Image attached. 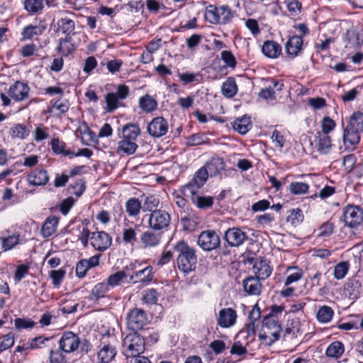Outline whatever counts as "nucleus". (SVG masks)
Wrapping results in <instances>:
<instances>
[{
    "label": "nucleus",
    "mask_w": 363,
    "mask_h": 363,
    "mask_svg": "<svg viewBox=\"0 0 363 363\" xmlns=\"http://www.w3.org/2000/svg\"><path fill=\"white\" fill-rule=\"evenodd\" d=\"M281 331L264 330L263 333L259 334V338L263 344L269 346L279 340Z\"/></svg>",
    "instance_id": "30"
},
{
    "label": "nucleus",
    "mask_w": 363,
    "mask_h": 363,
    "mask_svg": "<svg viewBox=\"0 0 363 363\" xmlns=\"http://www.w3.org/2000/svg\"><path fill=\"white\" fill-rule=\"evenodd\" d=\"M349 264L347 262H341L334 267L333 274L335 279H342L347 274L349 270Z\"/></svg>",
    "instance_id": "54"
},
{
    "label": "nucleus",
    "mask_w": 363,
    "mask_h": 363,
    "mask_svg": "<svg viewBox=\"0 0 363 363\" xmlns=\"http://www.w3.org/2000/svg\"><path fill=\"white\" fill-rule=\"evenodd\" d=\"M65 276V270L60 269L58 270H52L50 272V278L55 286H57L60 284L62 280Z\"/></svg>",
    "instance_id": "62"
},
{
    "label": "nucleus",
    "mask_w": 363,
    "mask_h": 363,
    "mask_svg": "<svg viewBox=\"0 0 363 363\" xmlns=\"http://www.w3.org/2000/svg\"><path fill=\"white\" fill-rule=\"evenodd\" d=\"M161 238L162 236L160 233L147 230L141 234L140 240L143 248H152L160 245Z\"/></svg>",
    "instance_id": "19"
},
{
    "label": "nucleus",
    "mask_w": 363,
    "mask_h": 363,
    "mask_svg": "<svg viewBox=\"0 0 363 363\" xmlns=\"http://www.w3.org/2000/svg\"><path fill=\"white\" fill-rule=\"evenodd\" d=\"M141 208V203L136 198H130L125 203V211L130 217L137 216Z\"/></svg>",
    "instance_id": "38"
},
{
    "label": "nucleus",
    "mask_w": 363,
    "mask_h": 363,
    "mask_svg": "<svg viewBox=\"0 0 363 363\" xmlns=\"http://www.w3.org/2000/svg\"><path fill=\"white\" fill-rule=\"evenodd\" d=\"M317 150L322 154H328L332 147L330 138L326 134L318 133Z\"/></svg>",
    "instance_id": "36"
},
{
    "label": "nucleus",
    "mask_w": 363,
    "mask_h": 363,
    "mask_svg": "<svg viewBox=\"0 0 363 363\" xmlns=\"http://www.w3.org/2000/svg\"><path fill=\"white\" fill-rule=\"evenodd\" d=\"M57 28L62 33L66 34V36H70L75 29L74 21L68 16L60 17L57 22Z\"/></svg>",
    "instance_id": "25"
},
{
    "label": "nucleus",
    "mask_w": 363,
    "mask_h": 363,
    "mask_svg": "<svg viewBox=\"0 0 363 363\" xmlns=\"http://www.w3.org/2000/svg\"><path fill=\"white\" fill-rule=\"evenodd\" d=\"M30 133V130L23 124L18 123L11 127L9 134L13 139H26Z\"/></svg>",
    "instance_id": "34"
},
{
    "label": "nucleus",
    "mask_w": 363,
    "mask_h": 363,
    "mask_svg": "<svg viewBox=\"0 0 363 363\" xmlns=\"http://www.w3.org/2000/svg\"><path fill=\"white\" fill-rule=\"evenodd\" d=\"M90 240L92 247L100 252L106 250L112 243L111 236L105 231L92 233Z\"/></svg>",
    "instance_id": "15"
},
{
    "label": "nucleus",
    "mask_w": 363,
    "mask_h": 363,
    "mask_svg": "<svg viewBox=\"0 0 363 363\" xmlns=\"http://www.w3.org/2000/svg\"><path fill=\"white\" fill-rule=\"evenodd\" d=\"M24 9L30 14L40 12L43 9V0H25Z\"/></svg>",
    "instance_id": "44"
},
{
    "label": "nucleus",
    "mask_w": 363,
    "mask_h": 363,
    "mask_svg": "<svg viewBox=\"0 0 363 363\" xmlns=\"http://www.w3.org/2000/svg\"><path fill=\"white\" fill-rule=\"evenodd\" d=\"M168 123L163 117L154 118L147 125V133L152 137L160 138L168 130Z\"/></svg>",
    "instance_id": "17"
},
{
    "label": "nucleus",
    "mask_w": 363,
    "mask_h": 363,
    "mask_svg": "<svg viewBox=\"0 0 363 363\" xmlns=\"http://www.w3.org/2000/svg\"><path fill=\"white\" fill-rule=\"evenodd\" d=\"M285 332L286 334L291 335L293 337H296L298 335H301L303 330L299 318H296L289 320Z\"/></svg>",
    "instance_id": "32"
},
{
    "label": "nucleus",
    "mask_w": 363,
    "mask_h": 363,
    "mask_svg": "<svg viewBox=\"0 0 363 363\" xmlns=\"http://www.w3.org/2000/svg\"><path fill=\"white\" fill-rule=\"evenodd\" d=\"M221 60L225 63V65L231 68H234L236 66V60L233 53L228 50H223L220 54Z\"/></svg>",
    "instance_id": "59"
},
{
    "label": "nucleus",
    "mask_w": 363,
    "mask_h": 363,
    "mask_svg": "<svg viewBox=\"0 0 363 363\" xmlns=\"http://www.w3.org/2000/svg\"><path fill=\"white\" fill-rule=\"evenodd\" d=\"M343 218L347 226H359L363 222V209L358 206L348 205L344 208Z\"/></svg>",
    "instance_id": "11"
},
{
    "label": "nucleus",
    "mask_w": 363,
    "mask_h": 363,
    "mask_svg": "<svg viewBox=\"0 0 363 363\" xmlns=\"http://www.w3.org/2000/svg\"><path fill=\"white\" fill-rule=\"evenodd\" d=\"M45 30V27L41 24H30L28 25L23 29L21 35L23 39H32L35 36L42 35Z\"/></svg>",
    "instance_id": "27"
},
{
    "label": "nucleus",
    "mask_w": 363,
    "mask_h": 363,
    "mask_svg": "<svg viewBox=\"0 0 363 363\" xmlns=\"http://www.w3.org/2000/svg\"><path fill=\"white\" fill-rule=\"evenodd\" d=\"M303 220V215L302 213V211L299 208L293 209L287 216V221L294 226L299 225Z\"/></svg>",
    "instance_id": "55"
},
{
    "label": "nucleus",
    "mask_w": 363,
    "mask_h": 363,
    "mask_svg": "<svg viewBox=\"0 0 363 363\" xmlns=\"http://www.w3.org/2000/svg\"><path fill=\"white\" fill-rule=\"evenodd\" d=\"M233 127L235 130L244 135L247 133L252 127L250 118L245 116L240 118H236L233 123Z\"/></svg>",
    "instance_id": "33"
},
{
    "label": "nucleus",
    "mask_w": 363,
    "mask_h": 363,
    "mask_svg": "<svg viewBox=\"0 0 363 363\" xmlns=\"http://www.w3.org/2000/svg\"><path fill=\"white\" fill-rule=\"evenodd\" d=\"M48 181V173L43 169L38 168L28 175V182L32 186H43Z\"/></svg>",
    "instance_id": "20"
},
{
    "label": "nucleus",
    "mask_w": 363,
    "mask_h": 363,
    "mask_svg": "<svg viewBox=\"0 0 363 363\" xmlns=\"http://www.w3.org/2000/svg\"><path fill=\"white\" fill-rule=\"evenodd\" d=\"M141 133L137 123H127L122 128V140L118 142V151L133 155L138 148L136 140Z\"/></svg>",
    "instance_id": "2"
},
{
    "label": "nucleus",
    "mask_w": 363,
    "mask_h": 363,
    "mask_svg": "<svg viewBox=\"0 0 363 363\" xmlns=\"http://www.w3.org/2000/svg\"><path fill=\"white\" fill-rule=\"evenodd\" d=\"M144 338L136 332L128 334L123 340L122 352L127 357L140 356L145 350Z\"/></svg>",
    "instance_id": "5"
},
{
    "label": "nucleus",
    "mask_w": 363,
    "mask_h": 363,
    "mask_svg": "<svg viewBox=\"0 0 363 363\" xmlns=\"http://www.w3.org/2000/svg\"><path fill=\"white\" fill-rule=\"evenodd\" d=\"M335 225L330 221H327L323 223L320 227L318 228V237H328L330 236L334 231Z\"/></svg>",
    "instance_id": "56"
},
{
    "label": "nucleus",
    "mask_w": 363,
    "mask_h": 363,
    "mask_svg": "<svg viewBox=\"0 0 363 363\" xmlns=\"http://www.w3.org/2000/svg\"><path fill=\"white\" fill-rule=\"evenodd\" d=\"M303 38L298 35H293L287 40L285 49L287 55L294 57L297 56L302 50Z\"/></svg>",
    "instance_id": "21"
},
{
    "label": "nucleus",
    "mask_w": 363,
    "mask_h": 363,
    "mask_svg": "<svg viewBox=\"0 0 363 363\" xmlns=\"http://www.w3.org/2000/svg\"><path fill=\"white\" fill-rule=\"evenodd\" d=\"M233 12L228 6L217 7L209 5L206 10V19L211 23L225 24L233 18Z\"/></svg>",
    "instance_id": "7"
},
{
    "label": "nucleus",
    "mask_w": 363,
    "mask_h": 363,
    "mask_svg": "<svg viewBox=\"0 0 363 363\" xmlns=\"http://www.w3.org/2000/svg\"><path fill=\"white\" fill-rule=\"evenodd\" d=\"M140 266V264L138 261H135L125 267V270L129 276L128 282L147 284L153 279V268L151 266H147L143 269H139Z\"/></svg>",
    "instance_id": "6"
},
{
    "label": "nucleus",
    "mask_w": 363,
    "mask_h": 363,
    "mask_svg": "<svg viewBox=\"0 0 363 363\" xmlns=\"http://www.w3.org/2000/svg\"><path fill=\"white\" fill-rule=\"evenodd\" d=\"M48 337H37L32 338L28 341V342L26 345V349H37L41 347L42 345L45 343V342L48 341Z\"/></svg>",
    "instance_id": "61"
},
{
    "label": "nucleus",
    "mask_w": 363,
    "mask_h": 363,
    "mask_svg": "<svg viewBox=\"0 0 363 363\" xmlns=\"http://www.w3.org/2000/svg\"><path fill=\"white\" fill-rule=\"evenodd\" d=\"M59 347L65 353H72L79 347L80 338L71 331L65 332L59 340Z\"/></svg>",
    "instance_id": "12"
},
{
    "label": "nucleus",
    "mask_w": 363,
    "mask_h": 363,
    "mask_svg": "<svg viewBox=\"0 0 363 363\" xmlns=\"http://www.w3.org/2000/svg\"><path fill=\"white\" fill-rule=\"evenodd\" d=\"M147 216L148 226L155 231L166 230L169 225L171 217L164 210H154Z\"/></svg>",
    "instance_id": "8"
},
{
    "label": "nucleus",
    "mask_w": 363,
    "mask_h": 363,
    "mask_svg": "<svg viewBox=\"0 0 363 363\" xmlns=\"http://www.w3.org/2000/svg\"><path fill=\"white\" fill-rule=\"evenodd\" d=\"M30 87L23 82L16 81L9 86L8 95L15 101H23L29 98Z\"/></svg>",
    "instance_id": "14"
},
{
    "label": "nucleus",
    "mask_w": 363,
    "mask_h": 363,
    "mask_svg": "<svg viewBox=\"0 0 363 363\" xmlns=\"http://www.w3.org/2000/svg\"><path fill=\"white\" fill-rule=\"evenodd\" d=\"M75 49L76 46L72 43V38L71 36H66L64 38H61L57 48L58 52L63 56H68L72 54Z\"/></svg>",
    "instance_id": "26"
},
{
    "label": "nucleus",
    "mask_w": 363,
    "mask_h": 363,
    "mask_svg": "<svg viewBox=\"0 0 363 363\" xmlns=\"http://www.w3.org/2000/svg\"><path fill=\"white\" fill-rule=\"evenodd\" d=\"M222 94L227 98L233 97L238 92V86L234 78L230 77L224 82L221 87Z\"/></svg>",
    "instance_id": "37"
},
{
    "label": "nucleus",
    "mask_w": 363,
    "mask_h": 363,
    "mask_svg": "<svg viewBox=\"0 0 363 363\" xmlns=\"http://www.w3.org/2000/svg\"><path fill=\"white\" fill-rule=\"evenodd\" d=\"M288 11L291 14H297L301 12V4L298 0H286Z\"/></svg>",
    "instance_id": "64"
},
{
    "label": "nucleus",
    "mask_w": 363,
    "mask_h": 363,
    "mask_svg": "<svg viewBox=\"0 0 363 363\" xmlns=\"http://www.w3.org/2000/svg\"><path fill=\"white\" fill-rule=\"evenodd\" d=\"M263 330H281L278 318L272 314H268L262 320Z\"/></svg>",
    "instance_id": "42"
},
{
    "label": "nucleus",
    "mask_w": 363,
    "mask_h": 363,
    "mask_svg": "<svg viewBox=\"0 0 363 363\" xmlns=\"http://www.w3.org/2000/svg\"><path fill=\"white\" fill-rule=\"evenodd\" d=\"M224 238L229 246L238 247L248 239V236L240 228H232L225 231Z\"/></svg>",
    "instance_id": "16"
},
{
    "label": "nucleus",
    "mask_w": 363,
    "mask_h": 363,
    "mask_svg": "<svg viewBox=\"0 0 363 363\" xmlns=\"http://www.w3.org/2000/svg\"><path fill=\"white\" fill-rule=\"evenodd\" d=\"M359 36L352 31H347L344 36L345 48L355 49L359 45Z\"/></svg>",
    "instance_id": "49"
},
{
    "label": "nucleus",
    "mask_w": 363,
    "mask_h": 363,
    "mask_svg": "<svg viewBox=\"0 0 363 363\" xmlns=\"http://www.w3.org/2000/svg\"><path fill=\"white\" fill-rule=\"evenodd\" d=\"M197 242L203 250L211 251L220 245V240L214 230H205L199 235Z\"/></svg>",
    "instance_id": "13"
},
{
    "label": "nucleus",
    "mask_w": 363,
    "mask_h": 363,
    "mask_svg": "<svg viewBox=\"0 0 363 363\" xmlns=\"http://www.w3.org/2000/svg\"><path fill=\"white\" fill-rule=\"evenodd\" d=\"M254 272L256 274V277L259 279H265L269 277L272 273V269L268 264L265 261L260 260L256 262L253 267Z\"/></svg>",
    "instance_id": "31"
},
{
    "label": "nucleus",
    "mask_w": 363,
    "mask_h": 363,
    "mask_svg": "<svg viewBox=\"0 0 363 363\" xmlns=\"http://www.w3.org/2000/svg\"><path fill=\"white\" fill-rule=\"evenodd\" d=\"M122 240L125 244L133 245L137 241L136 229L132 227H126L123 229Z\"/></svg>",
    "instance_id": "45"
},
{
    "label": "nucleus",
    "mask_w": 363,
    "mask_h": 363,
    "mask_svg": "<svg viewBox=\"0 0 363 363\" xmlns=\"http://www.w3.org/2000/svg\"><path fill=\"white\" fill-rule=\"evenodd\" d=\"M106 110L108 112H113L118 107V99L115 96L113 92L108 93L105 97Z\"/></svg>",
    "instance_id": "57"
},
{
    "label": "nucleus",
    "mask_w": 363,
    "mask_h": 363,
    "mask_svg": "<svg viewBox=\"0 0 363 363\" xmlns=\"http://www.w3.org/2000/svg\"><path fill=\"white\" fill-rule=\"evenodd\" d=\"M347 291L351 299H356L362 292V282L357 277L350 279L347 284Z\"/></svg>",
    "instance_id": "24"
},
{
    "label": "nucleus",
    "mask_w": 363,
    "mask_h": 363,
    "mask_svg": "<svg viewBox=\"0 0 363 363\" xmlns=\"http://www.w3.org/2000/svg\"><path fill=\"white\" fill-rule=\"evenodd\" d=\"M52 106L50 108L49 112L52 113L57 111L58 114L65 113L69 109V104L67 100H57L54 102L51 101Z\"/></svg>",
    "instance_id": "51"
},
{
    "label": "nucleus",
    "mask_w": 363,
    "mask_h": 363,
    "mask_svg": "<svg viewBox=\"0 0 363 363\" xmlns=\"http://www.w3.org/2000/svg\"><path fill=\"white\" fill-rule=\"evenodd\" d=\"M128 275V272L125 267L122 271H118L113 274H111L107 279L106 285L108 286L114 287L120 284L121 281L125 278Z\"/></svg>",
    "instance_id": "48"
},
{
    "label": "nucleus",
    "mask_w": 363,
    "mask_h": 363,
    "mask_svg": "<svg viewBox=\"0 0 363 363\" xmlns=\"http://www.w3.org/2000/svg\"><path fill=\"white\" fill-rule=\"evenodd\" d=\"M174 250L177 253V264L181 272L188 274L195 269L197 258L194 248L184 240H180L174 245Z\"/></svg>",
    "instance_id": "1"
},
{
    "label": "nucleus",
    "mask_w": 363,
    "mask_h": 363,
    "mask_svg": "<svg viewBox=\"0 0 363 363\" xmlns=\"http://www.w3.org/2000/svg\"><path fill=\"white\" fill-rule=\"evenodd\" d=\"M127 325L130 330L137 331L143 328L147 323V318L144 310L135 308L127 314Z\"/></svg>",
    "instance_id": "10"
},
{
    "label": "nucleus",
    "mask_w": 363,
    "mask_h": 363,
    "mask_svg": "<svg viewBox=\"0 0 363 363\" xmlns=\"http://www.w3.org/2000/svg\"><path fill=\"white\" fill-rule=\"evenodd\" d=\"M363 133V113H354L348 125L344 129L343 142L345 145H354L360 140V133Z\"/></svg>",
    "instance_id": "3"
},
{
    "label": "nucleus",
    "mask_w": 363,
    "mask_h": 363,
    "mask_svg": "<svg viewBox=\"0 0 363 363\" xmlns=\"http://www.w3.org/2000/svg\"><path fill=\"white\" fill-rule=\"evenodd\" d=\"M205 168H201L195 173L193 179L183 186V194L186 196L196 194L198 190L205 184L208 178Z\"/></svg>",
    "instance_id": "9"
},
{
    "label": "nucleus",
    "mask_w": 363,
    "mask_h": 363,
    "mask_svg": "<svg viewBox=\"0 0 363 363\" xmlns=\"http://www.w3.org/2000/svg\"><path fill=\"white\" fill-rule=\"evenodd\" d=\"M64 352L60 349L51 350L49 354L50 363H66L67 358Z\"/></svg>",
    "instance_id": "52"
},
{
    "label": "nucleus",
    "mask_w": 363,
    "mask_h": 363,
    "mask_svg": "<svg viewBox=\"0 0 363 363\" xmlns=\"http://www.w3.org/2000/svg\"><path fill=\"white\" fill-rule=\"evenodd\" d=\"M256 333V325L254 323H249L247 325V327L245 329L242 330L239 333V335H242L244 338L249 339V338H254Z\"/></svg>",
    "instance_id": "60"
},
{
    "label": "nucleus",
    "mask_w": 363,
    "mask_h": 363,
    "mask_svg": "<svg viewBox=\"0 0 363 363\" xmlns=\"http://www.w3.org/2000/svg\"><path fill=\"white\" fill-rule=\"evenodd\" d=\"M344 351V345L340 341H335L328 347L325 354L329 357L339 358L343 354Z\"/></svg>",
    "instance_id": "39"
},
{
    "label": "nucleus",
    "mask_w": 363,
    "mask_h": 363,
    "mask_svg": "<svg viewBox=\"0 0 363 363\" xmlns=\"http://www.w3.org/2000/svg\"><path fill=\"white\" fill-rule=\"evenodd\" d=\"M99 342V351L97 352L98 361L101 363H108L116 354V337L113 333L107 332L101 335Z\"/></svg>",
    "instance_id": "4"
},
{
    "label": "nucleus",
    "mask_w": 363,
    "mask_h": 363,
    "mask_svg": "<svg viewBox=\"0 0 363 363\" xmlns=\"http://www.w3.org/2000/svg\"><path fill=\"white\" fill-rule=\"evenodd\" d=\"M334 315L333 308L328 306H323L319 308L316 313L317 320L320 323H329Z\"/></svg>",
    "instance_id": "40"
},
{
    "label": "nucleus",
    "mask_w": 363,
    "mask_h": 363,
    "mask_svg": "<svg viewBox=\"0 0 363 363\" xmlns=\"http://www.w3.org/2000/svg\"><path fill=\"white\" fill-rule=\"evenodd\" d=\"M146 7L150 13L154 14L165 8L164 5L158 0H146Z\"/></svg>",
    "instance_id": "58"
},
{
    "label": "nucleus",
    "mask_w": 363,
    "mask_h": 363,
    "mask_svg": "<svg viewBox=\"0 0 363 363\" xmlns=\"http://www.w3.org/2000/svg\"><path fill=\"white\" fill-rule=\"evenodd\" d=\"M140 108L146 113L153 111L157 108L156 101L150 95H145L139 99Z\"/></svg>",
    "instance_id": "41"
},
{
    "label": "nucleus",
    "mask_w": 363,
    "mask_h": 363,
    "mask_svg": "<svg viewBox=\"0 0 363 363\" xmlns=\"http://www.w3.org/2000/svg\"><path fill=\"white\" fill-rule=\"evenodd\" d=\"M242 286L245 291L250 295H259L262 291V284L257 277H247L243 280Z\"/></svg>",
    "instance_id": "22"
},
{
    "label": "nucleus",
    "mask_w": 363,
    "mask_h": 363,
    "mask_svg": "<svg viewBox=\"0 0 363 363\" xmlns=\"http://www.w3.org/2000/svg\"><path fill=\"white\" fill-rule=\"evenodd\" d=\"M19 235L13 234L1 238V245L4 251L14 248L19 243Z\"/></svg>",
    "instance_id": "47"
},
{
    "label": "nucleus",
    "mask_w": 363,
    "mask_h": 363,
    "mask_svg": "<svg viewBox=\"0 0 363 363\" xmlns=\"http://www.w3.org/2000/svg\"><path fill=\"white\" fill-rule=\"evenodd\" d=\"M89 267L87 264L86 259H82L77 264L76 266V274L78 277H84L87 271L89 269Z\"/></svg>",
    "instance_id": "63"
},
{
    "label": "nucleus",
    "mask_w": 363,
    "mask_h": 363,
    "mask_svg": "<svg viewBox=\"0 0 363 363\" xmlns=\"http://www.w3.org/2000/svg\"><path fill=\"white\" fill-rule=\"evenodd\" d=\"M108 291V286L106 284L100 282L96 284L91 290L89 296V299L92 301H96L101 298H104Z\"/></svg>",
    "instance_id": "35"
},
{
    "label": "nucleus",
    "mask_w": 363,
    "mask_h": 363,
    "mask_svg": "<svg viewBox=\"0 0 363 363\" xmlns=\"http://www.w3.org/2000/svg\"><path fill=\"white\" fill-rule=\"evenodd\" d=\"M50 145L54 152L64 155H73L74 153L69 151H65V143L60 141L58 138H54L51 140Z\"/></svg>",
    "instance_id": "50"
},
{
    "label": "nucleus",
    "mask_w": 363,
    "mask_h": 363,
    "mask_svg": "<svg viewBox=\"0 0 363 363\" xmlns=\"http://www.w3.org/2000/svg\"><path fill=\"white\" fill-rule=\"evenodd\" d=\"M237 320V313L231 308H222L217 318V324L223 328L233 326Z\"/></svg>",
    "instance_id": "18"
},
{
    "label": "nucleus",
    "mask_w": 363,
    "mask_h": 363,
    "mask_svg": "<svg viewBox=\"0 0 363 363\" xmlns=\"http://www.w3.org/2000/svg\"><path fill=\"white\" fill-rule=\"evenodd\" d=\"M262 51L266 57L275 59L281 54V47L275 41L267 40L263 43Z\"/></svg>",
    "instance_id": "23"
},
{
    "label": "nucleus",
    "mask_w": 363,
    "mask_h": 363,
    "mask_svg": "<svg viewBox=\"0 0 363 363\" xmlns=\"http://www.w3.org/2000/svg\"><path fill=\"white\" fill-rule=\"evenodd\" d=\"M205 169L207 171L208 175L211 177L216 176L225 169V163L221 158H213L206 164Z\"/></svg>",
    "instance_id": "28"
},
{
    "label": "nucleus",
    "mask_w": 363,
    "mask_h": 363,
    "mask_svg": "<svg viewBox=\"0 0 363 363\" xmlns=\"http://www.w3.org/2000/svg\"><path fill=\"white\" fill-rule=\"evenodd\" d=\"M159 203L160 200L157 196L154 195L146 196L143 203L144 211H147L152 213L154 210H157V208L158 207Z\"/></svg>",
    "instance_id": "53"
},
{
    "label": "nucleus",
    "mask_w": 363,
    "mask_h": 363,
    "mask_svg": "<svg viewBox=\"0 0 363 363\" xmlns=\"http://www.w3.org/2000/svg\"><path fill=\"white\" fill-rule=\"evenodd\" d=\"M189 196L191 197L193 203L199 208H209L213 203V199L211 196H199L196 194Z\"/></svg>",
    "instance_id": "43"
},
{
    "label": "nucleus",
    "mask_w": 363,
    "mask_h": 363,
    "mask_svg": "<svg viewBox=\"0 0 363 363\" xmlns=\"http://www.w3.org/2000/svg\"><path fill=\"white\" fill-rule=\"evenodd\" d=\"M58 224V218L56 217L48 218L43 223L41 233L44 238H48L55 233Z\"/></svg>",
    "instance_id": "29"
},
{
    "label": "nucleus",
    "mask_w": 363,
    "mask_h": 363,
    "mask_svg": "<svg viewBox=\"0 0 363 363\" xmlns=\"http://www.w3.org/2000/svg\"><path fill=\"white\" fill-rule=\"evenodd\" d=\"M289 191L294 195L306 194L309 189V185L306 182H293L289 187Z\"/></svg>",
    "instance_id": "46"
}]
</instances>
